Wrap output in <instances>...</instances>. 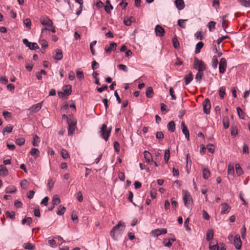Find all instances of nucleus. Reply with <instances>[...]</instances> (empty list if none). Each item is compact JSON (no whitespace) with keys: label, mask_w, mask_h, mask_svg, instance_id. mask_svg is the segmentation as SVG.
<instances>
[{"label":"nucleus","mask_w":250,"mask_h":250,"mask_svg":"<svg viewBox=\"0 0 250 250\" xmlns=\"http://www.w3.org/2000/svg\"><path fill=\"white\" fill-rule=\"evenodd\" d=\"M65 211V208L63 206L61 205L59 207V209H58V211H57V214L59 215H62L64 214Z\"/></svg>","instance_id":"473e14b6"},{"label":"nucleus","mask_w":250,"mask_h":250,"mask_svg":"<svg viewBox=\"0 0 250 250\" xmlns=\"http://www.w3.org/2000/svg\"><path fill=\"white\" fill-rule=\"evenodd\" d=\"M156 35L157 36L163 37L165 34L164 29L160 25H157L155 28Z\"/></svg>","instance_id":"f8f14e48"},{"label":"nucleus","mask_w":250,"mask_h":250,"mask_svg":"<svg viewBox=\"0 0 250 250\" xmlns=\"http://www.w3.org/2000/svg\"><path fill=\"white\" fill-rule=\"evenodd\" d=\"M223 123L225 129H227L229 127V118L227 117H225L223 118Z\"/></svg>","instance_id":"f704fd0d"},{"label":"nucleus","mask_w":250,"mask_h":250,"mask_svg":"<svg viewBox=\"0 0 250 250\" xmlns=\"http://www.w3.org/2000/svg\"><path fill=\"white\" fill-rule=\"evenodd\" d=\"M32 222V219L31 217H25L22 220V224L24 225L25 223H27L28 225H30Z\"/></svg>","instance_id":"e433bc0d"},{"label":"nucleus","mask_w":250,"mask_h":250,"mask_svg":"<svg viewBox=\"0 0 250 250\" xmlns=\"http://www.w3.org/2000/svg\"><path fill=\"white\" fill-rule=\"evenodd\" d=\"M146 96L150 98H152L153 95V90L151 87H148L146 90Z\"/></svg>","instance_id":"bb28decb"},{"label":"nucleus","mask_w":250,"mask_h":250,"mask_svg":"<svg viewBox=\"0 0 250 250\" xmlns=\"http://www.w3.org/2000/svg\"><path fill=\"white\" fill-rule=\"evenodd\" d=\"M236 110H237V113H238V115H239V116L240 118H241L242 119H244L245 113L243 111L242 109L239 107H237L236 108Z\"/></svg>","instance_id":"a18cd8bd"},{"label":"nucleus","mask_w":250,"mask_h":250,"mask_svg":"<svg viewBox=\"0 0 250 250\" xmlns=\"http://www.w3.org/2000/svg\"><path fill=\"white\" fill-rule=\"evenodd\" d=\"M157 195L156 190L155 188H152L150 191V196L152 199H155Z\"/></svg>","instance_id":"052dcab7"},{"label":"nucleus","mask_w":250,"mask_h":250,"mask_svg":"<svg viewBox=\"0 0 250 250\" xmlns=\"http://www.w3.org/2000/svg\"><path fill=\"white\" fill-rule=\"evenodd\" d=\"M189 222V218H187L184 222V227L187 231H190L191 230L190 227L188 226Z\"/></svg>","instance_id":"3c124183"},{"label":"nucleus","mask_w":250,"mask_h":250,"mask_svg":"<svg viewBox=\"0 0 250 250\" xmlns=\"http://www.w3.org/2000/svg\"><path fill=\"white\" fill-rule=\"evenodd\" d=\"M62 58V53L61 50L57 49L56 50V54L54 57V59L57 60H60Z\"/></svg>","instance_id":"aec40b11"},{"label":"nucleus","mask_w":250,"mask_h":250,"mask_svg":"<svg viewBox=\"0 0 250 250\" xmlns=\"http://www.w3.org/2000/svg\"><path fill=\"white\" fill-rule=\"evenodd\" d=\"M68 135L69 136L73 134L76 127L77 121L74 119H68Z\"/></svg>","instance_id":"20e7f679"},{"label":"nucleus","mask_w":250,"mask_h":250,"mask_svg":"<svg viewBox=\"0 0 250 250\" xmlns=\"http://www.w3.org/2000/svg\"><path fill=\"white\" fill-rule=\"evenodd\" d=\"M204 43L203 42H200L197 43L196 45L195 48V53H199L200 52L201 49L203 47Z\"/></svg>","instance_id":"c756f323"},{"label":"nucleus","mask_w":250,"mask_h":250,"mask_svg":"<svg viewBox=\"0 0 250 250\" xmlns=\"http://www.w3.org/2000/svg\"><path fill=\"white\" fill-rule=\"evenodd\" d=\"M233 243L236 249L239 250L241 248L242 243L239 235H235Z\"/></svg>","instance_id":"9b49d317"},{"label":"nucleus","mask_w":250,"mask_h":250,"mask_svg":"<svg viewBox=\"0 0 250 250\" xmlns=\"http://www.w3.org/2000/svg\"><path fill=\"white\" fill-rule=\"evenodd\" d=\"M181 128L183 133L185 134L186 138L188 140L189 139V133L184 122L181 123Z\"/></svg>","instance_id":"4468645a"},{"label":"nucleus","mask_w":250,"mask_h":250,"mask_svg":"<svg viewBox=\"0 0 250 250\" xmlns=\"http://www.w3.org/2000/svg\"><path fill=\"white\" fill-rule=\"evenodd\" d=\"M217 250H225L224 244L220 243L217 247Z\"/></svg>","instance_id":"774afa93"},{"label":"nucleus","mask_w":250,"mask_h":250,"mask_svg":"<svg viewBox=\"0 0 250 250\" xmlns=\"http://www.w3.org/2000/svg\"><path fill=\"white\" fill-rule=\"evenodd\" d=\"M231 209V207L227 203H223L221 204V212L222 214L228 213Z\"/></svg>","instance_id":"ddd939ff"},{"label":"nucleus","mask_w":250,"mask_h":250,"mask_svg":"<svg viewBox=\"0 0 250 250\" xmlns=\"http://www.w3.org/2000/svg\"><path fill=\"white\" fill-rule=\"evenodd\" d=\"M22 247L27 250H33L35 249V246L31 243H27L23 244Z\"/></svg>","instance_id":"393cba45"},{"label":"nucleus","mask_w":250,"mask_h":250,"mask_svg":"<svg viewBox=\"0 0 250 250\" xmlns=\"http://www.w3.org/2000/svg\"><path fill=\"white\" fill-rule=\"evenodd\" d=\"M241 234L243 239L246 238V228L245 226H243V228L241 229Z\"/></svg>","instance_id":"5fc2aeb1"},{"label":"nucleus","mask_w":250,"mask_h":250,"mask_svg":"<svg viewBox=\"0 0 250 250\" xmlns=\"http://www.w3.org/2000/svg\"><path fill=\"white\" fill-rule=\"evenodd\" d=\"M63 92L66 95H69L71 93V85H66L63 87Z\"/></svg>","instance_id":"6ab92c4d"},{"label":"nucleus","mask_w":250,"mask_h":250,"mask_svg":"<svg viewBox=\"0 0 250 250\" xmlns=\"http://www.w3.org/2000/svg\"><path fill=\"white\" fill-rule=\"evenodd\" d=\"M234 172V170L233 166H231L230 165H229V167H228V174H230V175H232V174H233Z\"/></svg>","instance_id":"bf43d9fd"},{"label":"nucleus","mask_w":250,"mask_h":250,"mask_svg":"<svg viewBox=\"0 0 250 250\" xmlns=\"http://www.w3.org/2000/svg\"><path fill=\"white\" fill-rule=\"evenodd\" d=\"M167 232L166 229H158L152 230L150 234L154 237H157L161 234H166Z\"/></svg>","instance_id":"6e6552de"},{"label":"nucleus","mask_w":250,"mask_h":250,"mask_svg":"<svg viewBox=\"0 0 250 250\" xmlns=\"http://www.w3.org/2000/svg\"><path fill=\"white\" fill-rule=\"evenodd\" d=\"M203 106L204 112L207 114H209L210 112L211 105L209 100L208 99L206 98L205 100V101L203 103Z\"/></svg>","instance_id":"0eeeda50"},{"label":"nucleus","mask_w":250,"mask_h":250,"mask_svg":"<svg viewBox=\"0 0 250 250\" xmlns=\"http://www.w3.org/2000/svg\"><path fill=\"white\" fill-rule=\"evenodd\" d=\"M46 74V72L44 70H42L40 73H38L36 75L37 78L38 80H41L42 78V75H45Z\"/></svg>","instance_id":"603ef678"},{"label":"nucleus","mask_w":250,"mask_h":250,"mask_svg":"<svg viewBox=\"0 0 250 250\" xmlns=\"http://www.w3.org/2000/svg\"><path fill=\"white\" fill-rule=\"evenodd\" d=\"M216 23L214 21H211L208 22V26L210 31H212L215 28Z\"/></svg>","instance_id":"864d4df0"},{"label":"nucleus","mask_w":250,"mask_h":250,"mask_svg":"<svg viewBox=\"0 0 250 250\" xmlns=\"http://www.w3.org/2000/svg\"><path fill=\"white\" fill-rule=\"evenodd\" d=\"M213 231L212 229H208L207 233V240L209 241L213 238Z\"/></svg>","instance_id":"c85d7f7f"},{"label":"nucleus","mask_w":250,"mask_h":250,"mask_svg":"<svg viewBox=\"0 0 250 250\" xmlns=\"http://www.w3.org/2000/svg\"><path fill=\"white\" fill-rule=\"evenodd\" d=\"M77 199L79 202H82L83 201V196L81 191H79L77 193Z\"/></svg>","instance_id":"e2e57ef3"},{"label":"nucleus","mask_w":250,"mask_h":250,"mask_svg":"<svg viewBox=\"0 0 250 250\" xmlns=\"http://www.w3.org/2000/svg\"><path fill=\"white\" fill-rule=\"evenodd\" d=\"M117 46L115 42H111L108 46L105 48V52L107 55H110L112 51H115Z\"/></svg>","instance_id":"1a4fd4ad"},{"label":"nucleus","mask_w":250,"mask_h":250,"mask_svg":"<svg viewBox=\"0 0 250 250\" xmlns=\"http://www.w3.org/2000/svg\"><path fill=\"white\" fill-rule=\"evenodd\" d=\"M204 75L203 72L198 71L195 76V80L197 82L200 83Z\"/></svg>","instance_id":"a878e982"},{"label":"nucleus","mask_w":250,"mask_h":250,"mask_svg":"<svg viewBox=\"0 0 250 250\" xmlns=\"http://www.w3.org/2000/svg\"><path fill=\"white\" fill-rule=\"evenodd\" d=\"M61 155L62 157L64 159H66L69 157V155L67 151L64 149H62L61 150Z\"/></svg>","instance_id":"c03bdc74"},{"label":"nucleus","mask_w":250,"mask_h":250,"mask_svg":"<svg viewBox=\"0 0 250 250\" xmlns=\"http://www.w3.org/2000/svg\"><path fill=\"white\" fill-rule=\"evenodd\" d=\"M23 23H24V25L26 26V27H27L28 29L31 28L32 23H31V20L27 18V19H25L23 21Z\"/></svg>","instance_id":"ea45409f"},{"label":"nucleus","mask_w":250,"mask_h":250,"mask_svg":"<svg viewBox=\"0 0 250 250\" xmlns=\"http://www.w3.org/2000/svg\"><path fill=\"white\" fill-rule=\"evenodd\" d=\"M167 127L169 131L172 132H174L175 129V124L174 121H172L169 122L167 124Z\"/></svg>","instance_id":"a211bd4d"},{"label":"nucleus","mask_w":250,"mask_h":250,"mask_svg":"<svg viewBox=\"0 0 250 250\" xmlns=\"http://www.w3.org/2000/svg\"><path fill=\"white\" fill-rule=\"evenodd\" d=\"M144 158L146 163L150 164L152 161V155L150 153L147 151H145L144 152Z\"/></svg>","instance_id":"dca6fc26"},{"label":"nucleus","mask_w":250,"mask_h":250,"mask_svg":"<svg viewBox=\"0 0 250 250\" xmlns=\"http://www.w3.org/2000/svg\"><path fill=\"white\" fill-rule=\"evenodd\" d=\"M107 88H108L107 85H103L101 87L98 88L97 89V91L99 93H102L104 90H107Z\"/></svg>","instance_id":"338daca9"},{"label":"nucleus","mask_w":250,"mask_h":250,"mask_svg":"<svg viewBox=\"0 0 250 250\" xmlns=\"http://www.w3.org/2000/svg\"><path fill=\"white\" fill-rule=\"evenodd\" d=\"M16 191V188L13 186H11L7 187L5 189V192L7 193H14Z\"/></svg>","instance_id":"cd10ccee"},{"label":"nucleus","mask_w":250,"mask_h":250,"mask_svg":"<svg viewBox=\"0 0 250 250\" xmlns=\"http://www.w3.org/2000/svg\"><path fill=\"white\" fill-rule=\"evenodd\" d=\"M169 94L172 100H175L176 99V97L174 94V91L172 87H170L169 89Z\"/></svg>","instance_id":"680f3d73"},{"label":"nucleus","mask_w":250,"mask_h":250,"mask_svg":"<svg viewBox=\"0 0 250 250\" xmlns=\"http://www.w3.org/2000/svg\"><path fill=\"white\" fill-rule=\"evenodd\" d=\"M29 185V183L26 179H24L21 182V186L23 189H26Z\"/></svg>","instance_id":"4c0bfd02"},{"label":"nucleus","mask_w":250,"mask_h":250,"mask_svg":"<svg viewBox=\"0 0 250 250\" xmlns=\"http://www.w3.org/2000/svg\"><path fill=\"white\" fill-rule=\"evenodd\" d=\"M238 133L237 127L235 125H232L231 127V134L232 136H236Z\"/></svg>","instance_id":"58836bf2"},{"label":"nucleus","mask_w":250,"mask_h":250,"mask_svg":"<svg viewBox=\"0 0 250 250\" xmlns=\"http://www.w3.org/2000/svg\"><path fill=\"white\" fill-rule=\"evenodd\" d=\"M118 68L121 70H123L125 72H127L128 71L126 65L122 64H119L117 66Z\"/></svg>","instance_id":"4d7b16f0"},{"label":"nucleus","mask_w":250,"mask_h":250,"mask_svg":"<svg viewBox=\"0 0 250 250\" xmlns=\"http://www.w3.org/2000/svg\"><path fill=\"white\" fill-rule=\"evenodd\" d=\"M61 202V200L60 198L57 196V195H55L52 200V203L54 206L60 204Z\"/></svg>","instance_id":"a19ab883"},{"label":"nucleus","mask_w":250,"mask_h":250,"mask_svg":"<svg viewBox=\"0 0 250 250\" xmlns=\"http://www.w3.org/2000/svg\"><path fill=\"white\" fill-rule=\"evenodd\" d=\"M16 143L19 146H22L25 143V139L23 138H20L16 139Z\"/></svg>","instance_id":"09e8293b"},{"label":"nucleus","mask_w":250,"mask_h":250,"mask_svg":"<svg viewBox=\"0 0 250 250\" xmlns=\"http://www.w3.org/2000/svg\"><path fill=\"white\" fill-rule=\"evenodd\" d=\"M174 2L178 9L181 10L184 8L185 3L183 0H175Z\"/></svg>","instance_id":"2eb2a0df"},{"label":"nucleus","mask_w":250,"mask_h":250,"mask_svg":"<svg viewBox=\"0 0 250 250\" xmlns=\"http://www.w3.org/2000/svg\"><path fill=\"white\" fill-rule=\"evenodd\" d=\"M225 94V88L223 86L221 87L219 90V95L220 98L223 99Z\"/></svg>","instance_id":"c9c22d12"},{"label":"nucleus","mask_w":250,"mask_h":250,"mask_svg":"<svg viewBox=\"0 0 250 250\" xmlns=\"http://www.w3.org/2000/svg\"><path fill=\"white\" fill-rule=\"evenodd\" d=\"M172 42H173L174 47L175 48H177L179 45V42H178V40L177 39V38H173Z\"/></svg>","instance_id":"0e129e2a"},{"label":"nucleus","mask_w":250,"mask_h":250,"mask_svg":"<svg viewBox=\"0 0 250 250\" xmlns=\"http://www.w3.org/2000/svg\"><path fill=\"white\" fill-rule=\"evenodd\" d=\"M191 199V197L188 192H183V200L184 204L185 206H186L188 208L190 207Z\"/></svg>","instance_id":"39448f33"},{"label":"nucleus","mask_w":250,"mask_h":250,"mask_svg":"<svg viewBox=\"0 0 250 250\" xmlns=\"http://www.w3.org/2000/svg\"><path fill=\"white\" fill-rule=\"evenodd\" d=\"M125 225L124 223L119 222L110 231V234L112 238L115 240L117 239L115 236V232L118 231V233L121 234L124 231L125 229Z\"/></svg>","instance_id":"f257e3e1"},{"label":"nucleus","mask_w":250,"mask_h":250,"mask_svg":"<svg viewBox=\"0 0 250 250\" xmlns=\"http://www.w3.org/2000/svg\"><path fill=\"white\" fill-rule=\"evenodd\" d=\"M29 48L31 50H36L39 48V47L38 44L36 42H31V44L29 46H28Z\"/></svg>","instance_id":"49530a36"},{"label":"nucleus","mask_w":250,"mask_h":250,"mask_svg":"<svg viewBox=\"0 0 250 250\" xmlns=\"http://www.w3.org/2000/svg\"><path fill=\"white\" fill-rule=\"evenodd\" d=\"M113 6L110 4V5H106L104 6V10L107 13H110L111 10L113 9Z\"/></svg>","instance_id":"69168bd1"},{"label":"nucleus","mask_w":250,"mask_h":250,"mask_svg":"<svg viewBox=\"0 0 250 250\" xmlns=\"http://www.w3.org/2000/svg\"><path fill=\"white\" fill-rule=\"evenodd\" d=\"M41 107L42 104L38 103L36 104L32 105V106L30 108V110L31 112H37V111L41 109Z\"/></svg>","instance_id":"f3484780"},{"label":"nucleus","mask_w":250,"mask_h":250,"mask_svg":"<svg viewBox=\"0 0 250 250\" xmlns=\"http://www.w3.org/2000/svg\"><path fill=\"white\" fill-rule=\"evenodd\" d=\"M40 22L42 25L48 27L53 25V22L47 17H42L40 19Z\"/></svg>","instance_id":"9d476101"},{"label":"nucleus","mask_w":250,"mask_h":250,"mask_svg":"<svg viewBox=\"0 0 250 250\" xmlns=\"http://www.w3.org/2000/svg\"><path fill=\"white\" fill-rule=\"evenodd\" d=\"M40 142V138L37 135H35L34 137V140L33 141V145L34 146H39V144Z\"/></svg>","instance_id":"2f4dec72"},{"label":"nucleus","mask_w":250,"mask_h":250,"mask_svg":"<svg viewBox=\"0 0 250 250\" xmlns=\"http://www.w3.org/2000/svg\"><path fill=\"white\" fill-rule=\"evenodd\" d=\"M239 3L245 7H250V0H238Z\"/></svg>","instance_id":"7c9ffc66"},{"label":"nucleus","mask_w":250,"mask_h":250,"mask_svg":"<svg viewBox=\"0 0 250 250\" xmlns=\"http://www.w3.org/2000/svg\"><path fill=\"white\" fill-rule=\"evenodd\" d=\"M76 76L80 80H82L84 78L83 72L82 71L80 70V69L77 70L76 72Z\"/></svg>","instance_id":"8fccbe9b"},{"label":"nucleus","mask_w":250,"mask_h":250,"mask_svg":"<svg viewBox=\"0 0 250 250\" xmlns=\"http://www.w3.org/2000/svg\"><path fill=\"white\" fill-rule=\"evenodd\" d=\"M193 78V75L191 72H190L185 77L186 84H188L192 81Z\"/></svg>","instance_id":"4be33fe9"},{"label":"nucleus","mask_w":250,"mask_h":250,"mask_svg":"<svg viewBox=\"0 0 250 250\" xmlns=\"http://www.w3.org/2000/svg\"><path fill=\"white\" fill-rule=\"evenodd\" d=\"M218 63V61L217 57L213 56V59H212V67L215 69L217 67Z\"/></svg>","instance_id":"de8ad7c7"},{"label":"nucleus","mask_w":250,"mask_h":250,"mask_svg":"<svg viewBox=\"0 0 250 250\" xmlns=\"http://www.w3.org/2000/svg\"><path fill=\"white\" fill-rule=\"evenodd\" d=\"M170 157V151L169 149H167L165 151L164 155V160L166 163H167Z\"/></svg>","instance_id":"37998d69"},{"label":"nucleus","mask_w":250,"mask_h":250,"mask_svg":"<svg viewBox=\"0 0 250 250\" xmlns=\"http://www.w3.org/2000/svg\"><path fill=\"white\" fill-rule=\"evenodd\" d=\"M193 68L197 70L198 71L203 72L206 70V66L202 61L199 60L197 58H195Z\"/></svg>","instance_id":"7ed1b4c3"},{"label":"nucleus","mask_w":250,"mask_h":250,"mask_svg":"<svg viewBox=\"0 0 250 250\" xmlns=\"http://www.w3.org/2000/svg\"><path fill=\"white\" fill-rule=\"evenodd\" d=\"M50 27H51L50 29H48L47 27L43 28L42 30V35L47 34L48 30L50 31L52 33H55L56 29H55V27L53 26L52 25V26H50Z\"/></svg>","instance_id":"b1692460"},{"label":"nucleus","mask_w":250,"mask_h":250,"mask_svg":"<svg viewBox=\"0 0 250 250\" xmlns=\"http://www.w3.org/2000/svg\"><path fill=\"white\" fill-rule=\"evenodd\" d=\"M8 171L7 168L3 165L0 166V175L3 176H6L8 174Z\"/></svg>","instance_id":"412c9836"},{"label":"nucleus","mask_w":250,"mask_h":250,"mask_svg":"<svg viewBox=\"0 0 250 250\" xmlns=\"http://www.w3.org/2000/svg\"><path fill=\"white\" fill-rule=\"evenodd\" d=\"M30 154L32 156L34 157L35 158H37L39 156L40 151L37 148H33L30 151Z\"/></svg>","instance_id":"5701e85b"},{"label":"nucleus","mask_w":250,"mask_h":250,"mask_svg":"<svg viewBox=\"0 0 250 250\" xmlns=\"http://www.w3.org/2000/svg\"><path fill=\"white\" fill-rule=\"evenodd\" d=\"M187 20H182L180 19L178 21V25L182 28H186V24L185 23V22L187 21Z\"/></svg>","instance_id":"79ce46f5"},{"label":"nucleus","mask_w":250,"mask_h":250,"mask_svg":"<svg viewBox=\"0 0 250 250\" xmlns=\"http://www.w3.org/2000/svg\"><path fill=\"white\" fill-rule=\"evenodd\" d=\"M15 214V213L14 212H10L9 211H7L5 212V215H6V217H9V218H11V219H14V218Z\"/></svg>","instance_id":"6e6d98bb"},{"label":"nucleus","mask_w":250,"mask_h":250,"mask_svg":"<svg viewBox=\"0 0 250 250\" xmlns=\"http://www.w3.org/2000/svg\"><path fill=\"white\" fill-rule=\"evenodd\" d=\"M203 176L204 179H207L210 176V172L208 168H204L203 171Z\"/></svg>","instance_id":"72a5a7b5"},{"label":"nucleus","mask_w":250,"mask_h":250,"mask_svg":"<svg viewBox=\"0 0 250 250\" xmlns=\"http://www.w3.org/2000/svg\"><path fill=\"white\" fill-rule=\"evenodd\" d=\"M227 67V61L226 59L222 58L219 62V72L221 74H224L226 71Z\"/></svg>","instance_id":"423d86ee"},{"label":"nucleus","mask_w":250,"mask_h":250,"mask_svg":"<svg viewBox=\"0 0 250 250\" xmlns=\"http://www.w3.org/2000/svg\"><path fill=\"white\" fill-rule=\"evenodd\" d=\"M164 134L162 132L158 131L156 134V137L159 140H163L164 138Z\"/></svg>","instance_id":"13d9d810"},{"label":"nucleus","mask_w":250,"mask_h":250,"mask_svg":"<svg viewBox=\"0 0 250 250\" xmlns=\"http://www.w3.org/2000/svg\"><path fill=\"white\" fill-rule=\"evenodd\" d=\"M111 127L107 129V125L103 124L99 132L100 136L105 141H107L110 135Z\"/></svg>","instance_id":"f03ea898"}]
</instances>
